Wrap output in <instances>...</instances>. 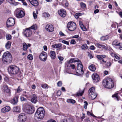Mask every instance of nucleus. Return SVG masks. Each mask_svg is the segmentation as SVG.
<instances>
[{"label":"nucleus","instance_id":"obj_17","mask_svg":"<svg viewBox=\"0 0 122 122\" xmlns=\"http://www.w3.org/2000/svg\"><path fill=\"white\" fill-rule=\"evenodd\" d=\"M118 94H120V95L122 96V89L119 91L118 92L112 95V97H115V98L117 101H118L119 99V97Z\"/></svg>","mask_w":122,"mask_h":122},{"label":"nucleus","instance_id":"obj_18","mask_svg":"<svg viewBox=\"0 0 122 122\" xmlns=\"http://www.w3.org/2000/svg\"><path fill=\"white\" fill-rule=\"evenodd\" d=\"M58 13L62 17H64L66 15V11L63 9H61L59 10L58 11Z\"/></svg>","mask_w":122,"mask_h":122},{"label":"nucleus","instance_id":"obj_29","mask_svg":"<svg viewBox=\"0 0 122 122\" xmlns=\"http://www.w3.org/2000/svg\"><path fill=\"white\" fill-rule=\"evenodd\" d=\"M11 45V42L10 41H8L6 44L5 45V48L7 49H9L10 48Z\"/></svg>","mask_w":122,"mask_h":122},{"label":"nucleus","instance_id":"obj_20","mask_svg":"<svg viewBox=\"0 0 122 122\" xmlns=\"http://www.w3.org/2000/svg\"><path fill=\"white\" fill-rule=\"evenodd\" d=\"M31 4L34 6H37L39 3L37 0H28Z\"/></svg>","mask_w":122,"mask_h":122},{"label":"nucleus","instance_id":"obj_59","mask_svg":"<svg viewBox=\"0 0 122 122\" xmlns=\"http://www.w3.org/2000/svg\"><path fill=\"white\" fill-rule=\"evenodd\" d=\"M90 49L91 50H94L95 49V47L93 46H92L90 47Z\"/></svg>","mask_w":122,"mask_h":122},{"label":"nucleus","instance_id":"obj_49","mask_svg":"<svg viewBox=\"0 0 122 122\" xmlns=\"http://www.w3.org/2000/svg\"><path fill=\"white\" fill-rule=\"evenodd\" d=\"M5 107L6 112H8L10 110V108L9 106H6Z\"/></svg>","mask_w":122,"mask_h":122},{"label":"nucleus","instance_id":"obj_56","mask_svg":"<svg viewBox=\"0 0 122 122\" xmlns=\"http://www.w3.org/2000/svg\"><path fill=\"white\" fill-rule=\"evenodd\" d=\"M18 3L15 2H13L11 4L14 6H15L17 5Z\"/></svg>","mask_w":122,"mask_h":122},{"label":"nucleus","instance_id":"obj_61","mask_svg":"<svg viewBox=\"0 0 122 122\" xmlns=\"http://www.w3.org/2000/svg\"><path fill=\"white\" fill-rule=\"evenodd\" d=\"M59 35L61 36H65V35L62 32L60 31L59 33Z\"/></svg>","mask_w":122,"mask_h":122},{"label":"nucleus","instance_id":"obj_26","mask_svg":"<svg viewBox=\"0 0 122 122\" xmlns=\"http://www.w3.org/2000/svg\"><path fill=\"white\" fill-rule=\"evenodd\" d=\"M50 56L53 59H55L56 57V55L54 51H51L50 52Z\"/></svg>","mask_w":122,"mask_h":122},{"label":"nucleus","instance_id":"obj_31","mask_svg":"<svg viewBox=\"0 0 122 122\" xmlns=\"http://www.w3.org/2000/svg\"><path fill=\"white\" fill-rule=\"evenodd\" d=\"M97 58L100 60L106 57V56L104 55H97Z\"/></svg>","mask_w":122,"mask_h":122},{"label":"nucleus","instance_id":"obj_4","mask_svg":"<svg viewBox=\"0 0 122 122\" xmlns=\"http://www.w3.org/2000/svg\"><path fill=\"white\" fill-rule=\"evenodd\" d=\"M8 71L11 74H15L18 72L19 69L16 66L11 65L8 68Z\"/></svg>","mask_w":122,"mask_h":122},{"label":"nucleus","instance_id":"obj_15","mask_svg":"<svg viewBox=\"0 0 122 122\" xmlns=\"http://www.w3.org/2000/svg\"><path fill=\"white\" fill-rule=\"evenodd\" d=\"M46 30L49 32H51L54 30L53 26L52 25L49 24H47L46 27Z\"/></svg>","mask_w":122,"mask_h":122},{"label":"nucleus","instance_id":"obj_64","mask_svg":"<svg viewBox=\"0 0 122 122\" xmlns=\"http://www.w3.org/2000/svg\"><path fill=\"white\" fill-rule=\"evenodd\" d=\"M47 122H56V121L53 120H50L47 121Z\"/></svg>","mask_w":122,"mask_h":122},{"label":"nucleus","instance_id":"obj_63","mask_svg":"<svg viewBox=\"0 0 122 122\" xmlns=\"http://www.w3.org/2000/svg\"><path fill=\"white\" fill-rule=\"evenodd\" d=\"M78 14H77L76 13L75 14V18L76 19H78L79 17V16L78 15Z\"/></svg>","mask_w":122,"mask_h":122},{"label":"nucleus","instance_id":"obj_54","mask_svg":"<svg viewBox=\"0 0 122 122\" xmlns=\"http://www.w3.org/2000/svg\"><path fill=\"white\" fill-rule=\"evenodd\" d=\"M1 112H6L5 107L1 109Z\"/></svg>","mask_w":122,"mask_h":122},{"label":"nucleus","instance_id":"obj_27","mask_svg":"<svg viewBox=\"0 0 122 122\" xmlns=\"http://www.w3.org/2000/svg\"><path fill=\"white\" fill-rule=\"evenodd\" d=\"M79 60L78 59L72 58L69 61V63H72V62H79Z\"/></svg>","mask_w":122,"mask_h":122},{"label":"nucleus","instance_id":"obj_1","mask_svg":"<svg viewBox=\"0 0 122 122\" xmlns=\"http://www.w3.org/2000/svg\"><path fill=\"white\" fill-rule=\"evenodd\" d=\"M103 84L104 86L107 88H111L114 86L113 81L109 78L104 79L103 81Z\"/></svg>","mask_w":122,"mask_h":122},{"label":"nucleus","instance_id":"obj_40","mask_svg":"<svg viewBox=\"0 0 122 122\" xmlns=\"http://www.w3.org/2000/svg\"><path fill=\"white\" fill-rule=\"evenodd\" d=\"M41 86L43 88L45 89H47L48 88V86L46 84H42Z\"/></svg>","mask_w":122,"mask_h":122},{"label":"nucleus","instance_id":"obj_35","mask_svg":"<svg viewBox=\"0 0 122 122\" xmlns=\"http://www.w3.org/2000/svg\"><path fill=\"white\" fill-rule=\"evenodd\" d=\"M112 56L116 58L117 59L119 60L120 59V58L115 53H112L111 54Z\"/></svg>","mask_w":122,"mask_h":122},{"label":"nucleus","instance_id":"obj_6","mask_svg":"<svg viewBox=\"0 0 122 122\" xmlns=\"http://www.w3.org/2000/svg\"><path fill=\"white\" fill-rule=\"evenodd\" d=\"M24 109L26 113L30 114L33 113L35 110L34 107L28 105H26L25 106Z\"/></svg>","mask_w":122,"mask_h":122},{"label":"nucleus","instance_id":"obj_23","mask_svg":"<svg viewBox=\"0 0 122 122\" xmlns=\"http://www.w3.org/2000/svg\"><path fill=\"white\" fill-rule=\"evenodd\" d=\"M37 97L35 95H33V97L31 99V102L34 103H35L37 102Z\"/></svg>","mask_w":122,"mask_h":122},{"label":"nucleus","instance_id":"obj_28","mask_svg":"<svg viewBox=\"0 0 122 122\" xmlns=\"http://www.w3.org/2000/svg\"><path fill=\"white\" fill-rule=\"evenodd\" d=\"M62 44L61 43H59L57 44H55L52 45V47L54 48H59L62 46Z\"/></svg>","mask_w":122,"mask_h":122},{"label":"nucleus","instance_id":"obj_34","mask_svg":"<svg viewBox=\"0 0 122 122\" xmlns=\"http://www.w3.org/2000/svg\"><path fill=\"white\" fill-rule=\"evenodd\" d=\"M88 48V46L86 44H83L81 47V48L82 50H85Z\"/></svg>","mask_w":122,"mask_h":122},{"label":"nucleus","instance_id":"obj_9","mask_svg":"<svg viewBox=\"0 0 122 122\" xmlns=\"http://www.w3.org/2000/svg\"><path fill=\"white\" fill-rule=\"evenodd\" d=\"M15 12H17L16 16L18 18H21L25 15V12L20 9H17L15 10Z\"/></svg>","mask_w":122,"mask_h":122},{"label":"nucleus","instance_id":"obj_7","mask_svg":"<svg viewBox=\"0 0 122 122\" xmlns=\"http://www.w3.org/2000/svg\"><path fill=\"white\" fill-rule=\"evenodd\" d=\"M89 94L91 97V98L92 100L95 98L97 95L95 92V87H92L89 90Z\"/></svg>","mask_w":122,"mask_h":122},{"label":"nucleus","instance_id":"obj_53","mask_svg":"<svg viewBox=\"0 0 122 122\" xmlns=\"http://www.w3.org/2000/svg\"><path fill=\"white\" fill-rule=\"evenodd\" d=\"M61 92L60 91H57V95L58 96H60L61 94Z\"/></svg>","mask_w":122,"mask_h":122},{"label":"nucleus","instance_id":"obj_32","mask_svg":"<svg viewBox=\"0 0 122 122\" xmlns=\"http://www.w3.org/2000/svg\"><path fill=\"white\" fill-rule=\"evenodd\" d=\"M14 111L16 112H20V107L16 106L13 108Z\"/></svg>","mask_w":122,"mask_h":122},{"label":"nucleus","instance_id":"obj_37","mask_svg":"<svg viewBox=\"0 0 122 122\" xmlns=\"http://www.w3.org/2000/svg\"><path fill=\"white\" fill-rule=\"evenodd\" d=\"M37 25H36L35 24L34 25L30 27H29L28 28H30V29L31 30V29H33L34 30H36L37 29Z\"/></svg>","mask_w":122,"mask_h":122},{"label":"nucleus","instance_id":"obj_13","mask_svg":"<svg viewBox=\"0 0 122 122\" xmlns=\"http://www.w3.org/2000/svg\"><path fill=\"white\" fill-rule=\"evenodd\" d=\"M121 44L117 40L114 41L112 43V45L115 48L117 49H119L120 50H122V46Z\"/></svg>","mask_w":122,"mask_h":122},{"label":"nucleus","instance_id":"obj_58","mask_svg":"<svg viewBox=\"0 0 122 122\" xmlns=\"http://www.w3.org/2000/svg\"><path fill=\"white\" fill-rule=\"evenodd\" d=\"M59 59L61 61H62L63 60L64 58L61 56H60L58 57Z\"/></svg>","mask_w":122,"mask_h":122},{"label":"nucleus","instance_id":"obj_50","mask_svg":"<svg viewBox=\"0 0 122 122\" xmlns=\"http://www.w3.org/2000/svg\"><path fill=\"white\" fill-rule=\"evenodd\" d=\"M57 86H61L62 85V83L61 81H59L57 84Z\"/></svg>","mask_w":122,"mask_h":122},{"label":"nucleus","instance_id":"obj_47","mask_svg":"<svg viewBox=\"0 0 122 122\" xmlns=\"http://www.w3.org/2000/svg\"><path fill=\"white\" fill-rule=\"evenodd\" d=\"M85 103L84 107L85 109H86L87 108V106L88 105V103L86 101H85L84 102Z\"/></svg>","mask_w":122,"mask_h":122},{"label":"nucleus","instance_id":"obj_11","mask_svg":"<svg viewBox=\"0 0 122 122\" xmlns=\"http://www.w3.org/2000/svg\"><path fill=\"white\" fill-rule=\"evenodd\" d=\"M23 34L26 37H29L32 35V32L29 28H27L23 30Z\"/></svg>","mask_w":122,"mask_h":122},{"label":"nucleus","instance_id":"obj_5","mask_svg":"<svg viewBox=\"0 0 122 122\" xmlns=\"http://www.w3.org/2000/svg\"><path fill=\"white\" fill-rule=\"evenodd\" d=\"M79 63L77 64V68L76 71L77 75L78 76L84 73L83 68V66L81 62L79 61Z\"/></svg>","mask_w":122,"mask_h":122},{"label":"nucleus","instance_id":"obj_2","mask_svg":"<svg viewBox=\"0 0 122 122\" xmlns=\"http://www.w3.org/2000/svg\"><path fill=\"white\" fill-rule=\"evenodd\" d=\"M45 111L44 108L40 107L38 109L35 114V116L38 119H43L44 116Z\"/></svg>","mask_w":122,"mask_h":122},{"label":"nucleus","instance_id":"obj_16","mask_svg":"<svg viewBox=\"0 0 122 122\" xmlns=\"http://www.w3.org/2000/svg\"><path fill=\"white\" fill-rule=\"evenodd\" d=\"M92 79L95 82H97L99 80V75L97 73H94L92 76Z\"/></svg>","mask_w":122,"mask_h":122},{"label":"nucleus","instance_id":"obj_25","mask_svg":"<svg viewBox=\"0 0 122 122\" xmlns=\"http://www.w3.org/2000/svg\"><path fill=\"white\" fill-rule=\"evenodd\" d=\"M89 68L90 70L92 71H94L96 69V67L95 65L93 64H92L89 66Z\"/></svg>","mask_w":122,"mask_h":122},{"label":"nucleus","instance_id":"obj_38","mask_svg":"<svg viewBox=\"0 0 122 122\" xmlns=\"http://www.w3.org/2000/svg\"><path fill=\"white\" fill-rule=\"evenodd\" d=\"M43 15L45 18H48L50 16V15L48 13H44Z\"/></svg>","mask_w":122,"mask_h":122},{"label":"nucleus","instance_id":"obj_57","mask_svg":"<svg viewBox=\"0 0 122 122\" xmlns=\"http://www.w3.org/2000/svg\"><path fill=\"white\" fill-rule=\"evenodd\" d=\"M77 39V41H82V39L79 36Z\"/></svg>","mask_w":122,"mask_h":122},{"label":"nucleus","instance_id":"obj_46","mask_svg":"<svg viewBox=\"0 0 122 122\" xmlns=\"http://www.w3.org/2000/svg\"><path fill=\"white\" fill-rule=\"evenodd\" d=\"M62 42L63 43L65 44H66L67 45H69V42L67 41H66L63 40L62 41Z\"/></svg>","mask_w":122,"mask_h":122},{"label":"nucleus","instance_id":"obj_41","mask_svg":"<svg viewBox=\"0 0 122 122\" xmlns=\"http://www.w3.org/2000/svg\"><path fill=\"white\" fill-rule=\"evenodd\" d=\"M27 58L30 60H32L33 58V55L32 54H29L27 56Z\"/></svg>","mask_w":122,"mask_h":122},{"label":"nucleus","instance_id":"obj_33","mask_svg":"<svg viewBox=\"0 0 122 122\" xmlns=\"http://www.w3.org/2000/svg\"><path fill=\"white\" fill-rule=\"evenodd\" d=\"M23 50L25 51H26L27 49V45L25 43H23Z\"/></svg>","mask_w":122,"mask_h":122},{"label":"nucleus","instance_id":"obj_55","mask_svg":"<svg viewBox=\"0 0 122 122\" xmlns=\"http://www.w3.org/2000/svg\"><path fill=\"white\" fill-rule=\"evenodd\" d=\"M106 65L107 66H110L111 65V64L110 62H108L106 64Z\"/></svg>","mask_w":122,"mask_h":122},{"label":"nucleus","instance_id":"obj_43","mask_svg":"<svg viewBox=\"0 0 122 122\" xmlns=\"http://www.w3.org/2000/svg\"><path fill=\"white\" fill-rule=\"evenodd\" d=\"M101 40L102 41H105L108 39V38L106 36H102L101 38Z\"/></svg>","mask_w":122,"mask_h":122},{"label":"nucleus","instance_id":"obj_45","mask_svg":"<svg viewBox=\"0 0 122 122\" xmlns=\"http://www.w3.org/2000/svg\"><path fill=\"white\" fill-rule=\"evenodd\" d=\"M23 93L24 94H25L24 96L26 97H28L29 96V93L28 92H26L25 91H24Z\"/></svg>","mask_w":122,"mask_h":122},{"label":"nucleus","instance_id":"obj_42","mask_svg":"<svg viewBox=\"0 0 122 122\" xmlns=\"http://www.w3.org/2000/svg\"><path fill=\"white\" fill-rule=\"evenodd\" d=\"M80 5L81 7L82 8H86V5L83 2H81L80 3Z\"/></svg>","mask_w":122,"mask_h":122},{"label":"nucleus","instance_id":"obj_8","mask_svg":"<svg viewBox=\"0 0 122 122\" xmlns=\"http://www.w3.org/2000/svg\"><path fill=\"white\" fill-rule=\"evenodd\" d=\"M67 28L68 30L70 31H74L76 29V24L73 22H70L68 23Z\"/></svg>","mask_w":122,"mask_h":122},{"label":"nucleus","instance_id":"obj_10","mask_svg":"<svg viewBox=\"0 0 122 122\" xmlns=\"http://www.w3.org/2000/svg\"><path fill=\"white\" fill-rule=\"evenodd\" d=\"M15 24V21L14 19L12 18H10L7 20L6 25L7 27H9L13 26Z\"/></svg>","mask_w":122,"mask_h":122},{"label":"nucleus","instance_id":"obj_48","mask_svg":"<svg viewBox=\"0 0 122 122\" xmlns=\"http://www.w3.org/2000/svg\"><path fill=\"white\" fill-rule=\"evenodd\" d=\"M22 91V89L20 88V86H19L17 90V92L20 93Z\"/></svg>","mask_w":122,"mask_h":122},{"label":"nucleus","instance_id":"obj_21","mask_svg":"<svg viewBox=\"0 0 122 122\" xmlns=\"http://www.w3.org/2000/svg\"><path fill=\"white\" fill-rule=\"evenodd\" d=\"M18 96L15 97L13 99L10 100V102L13 104H16L18 102Z\"/></svg>","mask_w":122,"mask_h":122},{"label":"nucleus","instance_id":"obj_44","mask_svg":"<svg viewBox=\"0 0 122 122\" xmlns=\"http://www.w3.org/2000/svg\"><path fill=\"white\" fill-rule=\"evenodd\" d=\"M70 43L71 44H75L76 43V41L74 39H72Z\"/></svg>","mask_w":122,"mask_h":122},{"label":"nucleus","instance_id":"obj_39","mask_svg":"<svg viewBox=\"0 0 122 122\" xmlns=\"http://www.w3.org/2000/svg\"><path fill=\"white\" fill-rule=\"evenodd\" d=\"M6 39L7 40H10L11 38V36L10 34H7L6 36Z\"/></svg>","mask_w":122,"mask_h":122},{"label":"nucleus","instance_id":"obj_60","mask_svg":"<svg viewBox=\"0 0 122 122\" xmlns=\"http://www.w3.org/2000/svg\"><path fill=\"white\" fill-rule=\"evenodd\" d=\"M22 3L23 4V5H27V3L25 2V1L24 0H23V1H21Z\"/></svg>","mask_w":122,"mask_h":122},{"label":"nucleus","instance_id":"obj_30","mask_svg":"<svg viewBox=\"0 0 122 122\" xmlns=\"http://www.w3.org/2000/svg\"><path fill=\"white\" fill-rule=\"evenodd\" d=\"M84 93V91H81L79 90L78 91L76 94V95L78 96H82Z\"/></svg>","mask_w":122,"mask_h":122},{"label":"nucleus","instance_id":"obj_3","mask_svg":"<svg viewBox=\"0 0 122 122\" xmlns=\"http://www.w3.org/2000/svg\"><path fill=\"white\" fill-rule=\"evenodd\" d=\"M12 60V56L8 51L5 52L2 56V60L4 62L10 63Z\"/></svg>","mask_w":122,"mask_h":122},{"label":"nucleus","instance_id":"obj_19","mask_svg":"<svg viewBox=\"0 0 122 122\" xmlns=\"http://www.w3.org/2000/svg\"><path fill=\"white\" fill-rule=\"evenodd\" d=\"M96 46L99 48H102L103 49L106 50H108L109 49L108 47H107L99 43H97L96 44Z\"/></svg>","mask_w":122,"mask_h":122},{"label":"nucleus","instance_id":"obj_52","mask_svg":"<svg viewBox=\"0 0 122 122\" xmlns=\"http://www.w3.org/2000/svg\"><path fill=\"white\" fill-rule=\"evenodd\" d=\"M33 16L34 19H36L37 18V15L36 14L33 12Z\"/></svg>","mask_w":122,"mask_h":122},{"label":"nucleus","instance_id":"obj_36","mask_svg":"<svg viewBox=\"0 0 122 122\" xmlns=\"http://www.w3.org/2000/svg\"><path fill=\"white\" fill-rule=\"evenodd\" d=\"M67 102L69 103H74L76 102L74 100L72 99H68L67 100Z\"/></svg>","mask_w":122,"mask_h":122},{"label":"nucleus","instance_id":"obj_62","mask_svg":"<svg viewBox=\"0 0 122 122\" xmlns=\"http://www.w3.org/2000/svg\"><path fill=\"white\" fill-rule=\"evenodd\" d=\"M70 67L72 69H74L75 68V66L74 64H71L70 65Z\"/></svg>","mask_w":122,"mask_h":122},{"label":"nucleus","instance_id":"obj_24","mask_svg":"<svg viewBox=\"0 0 122 122\" xmlns=\"http://www.w3.org/2000/svg\"><path fill=\"white\" fill-rule=\"evenodd\" d=\"M79 23L80 27L84 31L86 30V28L84 26L82 23L81 21H79Z\"/></svg>","mask_w":122,"mask_h":122},{"label":"nucleus","instance_id":"obj_51","mask_svg":"<svg viewBox=\"0 0 122 122\" xmlns=\"http://www.w3.org/2000/svg\"><path fill=\"white\" fill-rule=\"evenodd\" d=\"M20 100L21 101H26V99L23 97L21 96L20 97Z\"/></svg>","mask_w":122,"mask_h":122},{"label":"nucleus","instance_id":"obj_12","mask_svg":"<svg viewBox=\"0 0 122 122\" xmlns=\"http://www.w3.org/2000/svg\"><path fill=\"white\" fill-rule=\"evenodd\" d=\"M47 53L45 52L42 51L40 54L39 57L41 60L45 61L47 59Z\"/></svg>","mask_w":122,"mask_h":122},{"label":"nucleus","instance_id":"obj_22","mask_svg":"<svg viewBox=\"0 0 122 122\" xmlns=\"http://www.w3.org/2000/svg\"><path fill=\"white\" fill-rule=\"evenodd\" d=\"M2 89L5 92L8 93L10 92V90L6 85H4L2 87Z\"/></svg>","mask_w":122,"mask_h":122},{"label":"nucleus","instance_id":"obj_14","mask_svg":"<svg viewBox=\"0 0 122 122\" xmlns=\"http://www.w3.org/2000/svg\"><path fill=\"white\" fill-rule=\"evenodd\" d=\"M18 119L20 122H24L26 120V117L24 113H21L19 115Z\"/></svg>","mask_w":122,"mask_h":122}]
</instances>
